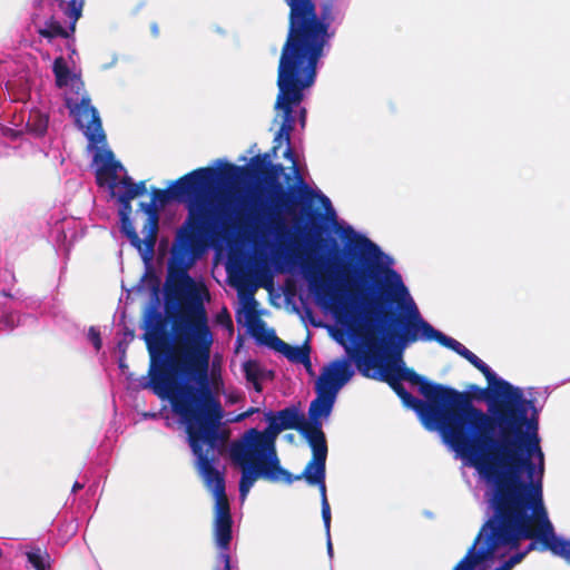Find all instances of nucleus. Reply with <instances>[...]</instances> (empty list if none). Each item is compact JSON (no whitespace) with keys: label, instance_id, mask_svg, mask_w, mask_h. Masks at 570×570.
Returning a JSON list of instances; mask_svg holds the SVG:
<instances>
[{"label":"nucleus","instance_id":"nucleus-3","mask_svg":"<svg viewBox=\"0 0 570 570\" xmlns=\"http://www.w3.org/2000/svg\"><path fill=\"white\" fill-rule=\"evenodd\" d=\"M187 392L183 397L168 401L174 413L186 424L188 442L196 456V469L215 495L214 540L220 550L218 559L223 562L222 570H232L228 550L233 539V518L225 491V478L214 466L229 433L220 429L223 407L213 391L189 389Z\"/></svg>","mask_w":570,"mask_h":570},{"label":"nucleus","instance_id":"nucleus-42","mask_svg":"<svg viewBox=\"0 0 570 570\" xmlns=\"http://www.w3.org/2000/svg\"><path fill=\"white\" fill-rule=\"evenodd\" d=\"M255 389L256 392H262L263 387H262V384L259 383V380L257 381H254V382H250Z\"/></svg>","mask_w":570,"mask_h":570},{"label":"nucleus","instance_id":"nucleus-8","mask_svg":"<svg viewBox=\"0 0 570 570\" xmlns=\"http://www.w3.org/2000/svg\"><path fill=\"white\" fill-rule=\"evenodd\" d=\"M355 247L364 259L365 268H354L356 279L350 278L347 267L343 266V275L348 285L351 294H357L368 306H382L381 297L383 292L396 288L401 294H407L400 274L391 267L382 266L377 261L383 253L381 248L365 236L358 235Z\"/></svg>","mask_w":570,"mask_h":570},{"label":"nucleus","instance_id":"nucleus-38","mask_svg":"<svg viewBox=\"0 0 570 570\" xmlns=\"http://www.w3.org/2000/svg\"><path fill=\"white\" fill-rule=\"evenodd\" d=\"M533 541L530 542L527 547V549L523 551V552H527V554L532 551V550H535L537 549V542H540L539 540L537 539H532Z\"/></svg>","mask_w":570,"mask_h":570},{"label":"nucleus","instance_id":"nucleus-4","mask_svg":"<svg viewBox=\"0 0 570 570\" xmlns=\"http://www.w3.org/2000/svg\"><path fill=\"white\" fill-rule=\"evenodd\" d=\"M289 6L288 29L283 43L277 68V97L274 108L281 111L282 124L276 138L285 137L287 145L295 127L293 111L311 88L317 75V65L330 40L331 20L326 3L321 16L315 2H287Z\"/></svg>","mask_w":570,"mask_h":570},{"label":"nucleus","instance_id":"nucleus-21","mask_svg":"<svg viewBox=\"0 0 570 570\" xmlns=\"http://www.w3.org/2000/svg\"><path fill=\"white\" fill-rule=\"evenodd\" d=\"M284 157L292 161V167L291 168H292L293 174L295 176L296 185L298 186L299 195L302 196L303 199H305L306 202L309 203L313 199V197L315 196V193L305 183L303 176L301 175L299 169H298L297 164H296V158H295L294 151L292 150V148L289 146L284 151Z\"/></svg>","mask_w":570,"mask_h":570},{"label":"nucleus","instance_id":"nucleus-30","mask_svg":"<svg viewBox=\"0 0 570 570\" xmlns=\"http://www.w3.org/2000/svg\"><path fill=\"white\" fill-rule=\"evenodd\" d=\"M116 197H117L118 203L120 204V208H119L120 219L121 218L127 219L128 217H130L131 212H132L131 200H126L125 198H122L120 196H116Z\"/></svg>","mask_w":570,"mask_h":570},{"label":"nucleus","instance_id":"nucleus-24","mask_svg":"<svg viewBox=\"0 0 570 570\" xmlns=\"http://www.w3.org/2000/svg\"><path fill=\"white\" fill-rule=\"evenodd\" d=\"M112 196H120L126 200H132L138 197L135 181L128 175H125L118 183L116 189L111 190Z\"/></svg>","mask_w":570,"mask_h":570},{"label":"nucleus","instance_id":"nucleus-43","mask_svg":"<svg viewBox=\"0 0 570 570\" xmlns=\"http://www.w3.org/2000/svg\"><path fill=\"white\" fill-rule=\"evenodd\" d=\"M83 488V484L79 482H75L72 485V492L76 493L77 491L81 490Z\"/></svg>","mask_w":570,"mask_h":570},{"label":"nucleus","instance_id":"nucleus-35","mask_svg":"<svg viewBox=\"0 0 570 570\" xmlns=\"http://www.w3.org/2000/svg\"><path fill=\"white\" fill-rule=\"evenodd\" d=\"M96 181L98 186L102 187L106 184L109 185L110 178L107 177V174H101L100 168H98L96 173Z\"/></svg>","mask_w":570,"mask_h":570},{"label":"nucleus","instance_id":"nucleus-49","mask_svg":"<svg viewBox=\"0 0 570 570\" xmlns=\"http://www.w3.org/2000/svg\"><path fill=\"white\" fill-rule=\"evenodd\" d=\"M3 556V551L0 549V559L2 558Z\"/></svg>","mask_w":570,"mask_h":570},{"label":"nucleus","instance_id":"nucleus-10","mask_svg":"<svg viewBox=\"0 0 570 570\" xmlns=\"http://www.w3.org/2000/svg\"><path fill=\"white\" fill-rule=\"evenodd\" d=\"M523 539H537L540 541V550L551 551L570 564V541L556 535L548 512L510 528L493 535L495 551L501 547L518 548Z\"/></svg>","mask_w":570,"mask_h":570},{"label":"nucleus","instance_id":"nucleus-9","mask_svg":"<svg viewBox=\"0 0 570 570\" xmlns=\"http://www.w3.org/2000/svg\"><path fill=\"white\" fill-rule=\"evenodd\" d=\"M365 345L366 351L346 347V351L353 358L357 371L364 377L375 379L387 383L401 399L402 403L406 407L416 412L426 429H438L439 415L431 410V405L426 404L425 401L413 396L406 391L402 384V380L399 379L397 373L393 372L392 363L386 362L383 364V355L381 353L379 337L368 334L365 338Z\"/></svg>","mask_w":570,"mask_h":570},{"label":"nucleus","instance_id":"nucleus-6","mask_svg":"<svg viewBox=\"0 0 570 570\" xmlns=\"http://www.w3.org/2000/svg\"><path fill=\"white\" fill-rule=\"evenodd\" d=\"M504 401L492 393V387L483 389L476 384L468 385L466 391L445 386L438 429L446 442L463 458L475 466L487 449H498L501 440H494L498 414L493 413L497 404Z\"/></svg>","mask_w":570,"mask_h":570},{"label":"nucleus","instance_id":"nucleus-39","mask_svg":"<svg viewBox=\"0 0 570 570\" xmlns=\"http://www.w3.org/2000/svg\"><path fill=\"white\" fill-rule=\"evenodd\" d=\"M299 121H301V125L304 127L305 121H306V109L305 108H301V110H299Z\"/></svg>","mask_w":570,"mask_h":570},{"label":"nucleus","instance_id":"nucleus-28","mask_svg":"<svg viewBox=\"0 0 570 570\" xmlns=\"http://www.w3.org/2000/svg\"><path fill=\"white\" fill-rule=\"evenodd\" d=\"M28 127L31 131L42 136L48 128V117L39 111L31 112L28 119Z\"/></svg>","mask_w":570,"mask_h":570},{"label":"nucleus","instance_id":"nucleus-26","mask_svg":"<svg viewBox=\"0 0 570 570\" xmlns=\"http://www.w3.org/2000/svg\"><path fill=\"white\" fill-rule=\"evenodd\" d=\"M52 71L56 77V85L58 88L66 87L68 85L70 78V69L67 66V62L63 57H58L55 59L52 65Z\"/></svg>","mask_w":570,"mask_h":570},{"label":"nucleus","instance_id":"nucleus-46","mask_svg":"<svg viewBox=\"0 0 570 570\" xmlns=\"http://www.w3.org/2000/svg\"><path fill=\"white\" fill-rule=\"evenodd\" d=\"M155 286H154V289L157 291L158 289V279L155 277Z\"/></svg>","mask_w":570,"mask_h":570},{"label":"nucleus","instance_id":"nucleus-27","mask_svg":"<svg viewBox=\"0 0 570 570\" xmlns=\"http://www.w3.org/2000/svg\"><path fill=\"white\" fill-rule=\"evenodd\" d=\"M61 10L70 19V31L73 32L76 22L81 17L83 2H59Z\"/></svg>","mask_w":570,"mask_h":570},{"label":"nucleus","instance_id":"nucleus-41","mask_svg":"<svg viewBox=\"0 0 570 570\" xmlns=\"http://www.w3.org/2000/svg\"><path fill=\"white\" fill-rule=\"evenodd\" d=\"M318 197L324 206H331V202L325 195L318 194Z\"/></svg>","mask_w":570,"mask_h":570},{"label":"nucleus","instance_id":"nucleus-19","mask_svg":"<svg viewBox=\"0 0 570 570\" xmlns=\"http://www.w3.org/2000/svg\"><path fill=\"white\" fill-rule=\"evenodd\" d=\"M121 222V230L122 233L127 236V238L129 239L130 244L136 247L139 253L141 254V257L145 262H148L153 258V255H154V252H155V246L151 247V250H149L150 253H148V248H147V239H148V236H149V224H148V219L146 220L145 225H144V229H142V233L145 234V237L144 239H140V237L138 236L132 223H131V219L130 217H128L127 219L125 218H121L120 219Z\"/></svg>","mask_w":570,"mask_h":570},{"label":"nucleus","instance_id":"nucleus-17","mask_svg":"<svg viewBox=\"0 0 570 570\" xmlns=\"http://www.w3.org/2000/svg\"><path fill=\"white\" fill-rule=\"evenodd\" d=\"M304 272L312 289L318 299L324 301L332 307L345 306V295L341 287L334 286L322 273L321 266L312 261L303 264Z\"/></svg>","mask_w":570,"mask_h":570},{"label":"nucleus","instance_id":"nucleus-34","mask_svg":"<svg viewBox=\"0 0 570 570\" xmlns=\"http://www.w3.org/2000/svg\"><path fill=\"white\" fill-rule=\"evenodd\" d=\"M259 412V409L258 407H249L247 411L238 414L236 417H235V422H240V421H244L246 417L255 414V413H258Z\"/></svg>","mask_w":570,"mask_h":570},{"label":"nucleus","instance_id":"nucleus-1","mask_svg":"<svg viewBox=\"0 0 570 570\" xmlns=\"http://www.w3.org/2000/svg\"><path fill=\"white\" fill-rule=\"evenodd\" d=\"M244 173V167L230 163H224L220 169L200 167L166 189L153 188L151 200L139 204L148 217V252L157 242L158 205L163 207L170 200L186 202L188 210L171 246L165 284V315L155 305L148 306L144 314L142 338L150 363L148 376L142 377L140 387L151 390L160 399L183 397L189 389L212 391L208 364L213 334L199 287L188 271L218 227L229 230L223 210H213L206 194L217 181L236 180Z\"/></svg>","mask_w":570,"mask_h":570},{"label":"nucleus","instance_id":"nucleus-5","mask_svg":"<svg viewBox=\"0 0 570 570\" xmlns=\"http://www.w3.org/2000/svg\"><path fill=\"white\" fill-rule=\"evenodd\" d=\"M265 420L268 425L263 431L247 430L229 449L232 462L240 470L238 490L243 501L259 479L269 483L292 480V473L281 465L276 451V439L283 430H297L307 440L312 452L327 444L323 430L317 424H308L295 406L276 413L266 412Z\"/></svg>","mask_w":570,"mask_h":570},{"label":"nucleus","instance_id":"nucleus-2","mask_svg":"<svg viewBox=\"0 0 570 570\" xmlns=\"http://www.w3.org/2000/svg\"><path fill=\"white\" fill-rule=\"evenodd\" d=\"M500 385L494 395L504 401L497 404L493 413L499 419L494 440H501L502 444L483 450L474 466L493 484V517L481 528L491 535L548 512L543 503L544 454L538 420L528 417L533 402L525 400L521 389L509 382Z\"/></svg>","mask_w":570,"mask_h":570},{"label":"nucleus","instance_id":"nucleus-11","mask_svg":"<svg viewBox=\"0 0 570 570\" xmlns=\"http://www.w3.org/2000/svg\"><path fill=\"white\" fill-rule=\"evenodd\" d=\"M353 375L354 371L348 360H334L323 367L315 386L317 397L309 404L308 424H317L322 429L320 417L331 414L336 394Z\"/></svg>","mask_w":570,"mask_h":570},{"label":"nucleus","instance_id":"nucleus-18","mask_svg":"<svg viewBox=\"0 0 570 570\" xmlns=\"http://www.w3.org/2000/svg\"><path fill=\"white\" fill-rule=\"evenodd\" d=\"M493 543V535L481 529L464 558L459 561L453 570H474L480 563L493 559L495 554Z\"/></svg>","mask_w":570,"mask_h":570},{"label":"nucleus","instance_id":"nucleus-37","mask_svg":"<svg viewBox=\"0 0 570 570\" xmlns=\"http://www.w3.org/2000/svg\"><path fill=\"white\" fill-rule=\"evenodd\" d=\"M382 317L385 321H394L395 320V314L392 313V312L385 311V312L382 313Z\"/></svg>","mask_w":570,"mask_h":570},{"label":"nucleus","instance_id":"nucleus-29","mask_svg":"<svg viewBox=\"0 0 570 570\" xmlns=\"http://www.w3.org/2000/svg\"><path fill=\"white\" fill-rule=\"evenodd\" d=\"M245 377L248 382H254L259 380L261 370L258 363L255 361H247L243 365Z\"/></svg>","mask_w":570,"mask_h":570},{"label":"nucleus","instance_id":"nucleus-16","mask_svg":"<svg viewBox=\"0 0 570 570\" xmlns=\"http://www.w3.org/2000/svg\"><path fill=\"white\" fill-rule=\"evenodd\" d=\"M66 106L73 115L76 124L81 129H86L85 135L91 146L96 147L106 144V134L102 129L99 112L91 106V100L88 96H83L80 102L76 104H71V100L67 99Z\"/></svg>","mask_w":570,"mask_h":570},{"label":"nucleus","instance_id":"nucleus-44","mask_svg":"<svg viewBox=\"0 0 570 570\" xmlns=\"http://www.w3.org/2000/svg\"><path fill=\"white\" fill-rule=\"evenodd\" d=\"M494 570H511V568L503 562L500 567L495 568Z\"/></svg>","mask_w":570,"mask_h":570},{"label":"nucleus","instance_id":"nucleus-32","mask_svg":"<svg viewBox=\"0 0 570 570\" xmlns=\"http://www.w3.org/2000/svg\"><path fill=\"white\" fill-rule=\"evenodd\" d=\"M88 337H89L90 342L92 343V345L95 346V348L97 351H99L102 345V341H101L99 331L96 330L94 326H91L88 331Z\"/></svg>","mask_w":570,"mask_h":570},{"label":"nucleus","instance_id":"nucleus-40","mask_svg":"<svg viewBox=\"0 0 570 570\" xmlns=\"http://www.w3.org/2000/svg\"><path fill=\"white\" fill-rule=\"evenodd\" d=\"M150 30H151V33H153L154 37H158L159 36V28H158V24L156 22L151 23Z\"/></svg>","mask_w":570,"mask_h":570},{"label":"nucleus","instance_id":"nucleus-47","mask_svg":"<svg viewBox=\"0 0 570 570\" xmlns=\"http://www.w3.org/2000/svg\"><path fill=\"white\" fill-rule=\"evenodd\" d=\"M315 229H316L317 232H321V230H322V227H321V226H315Z\"/></svg>","mask_w":570,"mask_h":570},{"label":"nucleus","instance_id":"nucleus-12","mask_svg":"<svg viewBox=\"0 0 570 570\" xmlns=\"http://www.w3.org/2000/svg\"><path fill=\"white\" fill-rule=\"evenodd\" d=\"M389 332L399 331L392 328L390 325L382 327L383 336L382 338H379L381 353L384 352L386 354L387 362L393 364V372L397 373L399 379L419 386L420 393L426 399V404L431 405V410L439 415L445 385L430 382L417 374L413 368L404 366L401 356L405 344L400 343L397 338H394V346L386 350L384 340Z\"/></svg>","mask_w":570,"mask_h":570},{"label":"nucleus","instance_id":"nucleus-22","mask_svg":"<svg viewBox=\"0 0 570 570\" xmlns=\"http://www.w3.org/2000/svg\"><path fill=\"white\" fill-rule=\"evenodd\" d=\"M104 165L100 167L101 174H107V177L110 178L109 188L111 190L117 187V178H118V169H122V165L115 160L114 153L111 150H106L102 155Z\"/></svg>","mask_w":570,"mask_h":570},{"label":"nucleus","instance_id":"nucleus-45","mask_svg":"<svg viewBox=\"0 0 570 570\" xmlns=\"http://www.w3.org/2000/svg\"><path fill=\"white\" fill-rule=\"evenodd\" d=\"M321 243H323V239H322V238H317V239H315V242H314V244H315V245H317V246H318V245H321Z\"/></svg>","mask_w":570,"mask_h":570},{"label":"nucleus","instance_id":"nucleus-33","mask_svg":"<svg viewBox=\"0 0 570 570\" xmlns=\"http://www.w3.org/2000/svg\"><path fill=\"white\" fill-rule=\"evenodd\" d=\"M525 556H527V552H517V553L512 554L504 562L512 569L515 564L520 563L524 559Z\"/></svg>","mask_w":570,"mask_h":570},{"label":"nucleus","instance_id":"nucleus-15","mask_svg":"<svg viewBox=\"0 0 570 570\" xmlns=\"http://www.w3.org/2000/svg\"><path fill=\"white\" fill-rule=\"evenodd\" d=\"M326 458H327V444L313 451L312 459L306 464L305 469L301 474L293 475L289 482L282 481L285 484H292L294 481L304 479L309 485H317L321 493V512L324 522L325 533L327 537V548L332 551L331 543V507L326 495Z\"/></svg>","mask_w":570,"mask_h":570},{"label":"nucleus","instance_id":"nucleus-25","mask_svg":"<svg viewBox=\"0 0 570 570\" xmlns=\"http://www.w3.org/2000/svg\"><path fill=\"white\" fill-rule=\"evenodd\" d=\"M28 562L35 570H47L49 566L50 556L47 550L41 548H33L26 553Z\"/></svg>","mask_w":570,"mask_h":570},{"label":"nucleus","instance_id":"nucleus-7","mask_svg":"<svg viewBox=\"0 0 570 570\" xmlns=\"http://www.w3.org/2000/svg\"><path fill=\"white\" fill-rule=\"evenodd\" d=\"M243 167L245 173L236 181L250 173L252 176L265 183L269 188L271 204L264 208L259 206V197L253 196L248 208L244 205L236 212L233 219L226 217L229 229L233 228L239 233L252 235L263 234L268 229L281 238L286 227L283 213L293 215L298 205L294 196V187H289L286 190L279 183V177L285 170L284 166L282 164H273L271 154L265 153L258 154L250 159V169L246 166ZM225 183L232 184L235 180Z\"/></svg>","mask_w":570,"mask_h":570},{"label":"nucleus","instance_id":"nucleus-20","mask_svg":"<svg viewBox=\"0 0 570 570\" xmlns=\"http://www.w3.org/2000/svg\"><path fill=\"white\" fill-rule=\"evenodd\" d=\"M456 353L463 358H465L471 365H473L484 375L487 382L489 383V386L492 387L493 394H495L501 389L500 383L505 381L498 377L497 374L481 358H479L463 344L460 346V350Z\"/></svg>","mask_w":570,"mask_h":570},{"label":"nucleus","instance_id":"nucleus-14","mask_svg":"<svg viewBox=\"0 0 570 570\" xmlns=\"http://www.w3.org/2000/svg\"><path fill=\"white\" fill-rule=\"evenodd\" d=\"M252 306L246 311V322L249 326L250 334L257 343L268 346L283 354L289 362L295 364H303L305 367H311V348L307 344L301 346H292L282 338H279L274 330H267L265 322L258 316L255 309L256 301L250 296Z\"/></svg>","mask_w":570,"mask_h":570},{"label":"nucleus","instance_id":"nucleus-13","mask_svg":"<svg viewBox=\"0 0 570 570\" xmlns=\"http://www.w3.org/2000/svg\"><path fill=\"white\" fill-rule=\"evenodd\" d=\"M394 338L400 343L407 344L415 342L419 338L424 341H435L440 345L454 351L455 353L462 345L459 341L446 336L442 332L435 330L430 323L424 321L413 301H410L407 306V320L403 324L401 332H389L384 344L386 350L394 346Z\"/></svg>","mask_w":570,"mask_h":570},{"label":"nucleus","instance_id":"nucleus-31","mask_svg":"<svg viewBox=\"0 0 570 570\" xmlns=\"http://www.w3.org/2000/svg\"><path fill=\"white\" fill-rule=\"evenodd\" d=\"M216 322L227 328H233V321L226 307H224L222 312L217 314Z\"/></svg>","mask_w":570,"mask_h":570},{"label":"nucleus","instance_id":"nucleus-23","mask_svg":"<svg viewBox=\"0 0 570 570\" xmlns=\"http://www.w3.org/2000/svg\"><path fill=\"white\" fill-rule=\"evenodd\" d=\"M38 33L48 40L55 38H63L67 39L70 37V32L65 29L59 21L55 20V18H50L46 21L45 27L38 30Z\"/></svg>","mask_w":570,"mask_h":570},{"label":"nucleus","instance_id":"nucleus-48","mask_svg":"<svg viewBox=\"0 0 570 570\" xmlns=\"http://www.w3.org/2000/svg\"><path fill=\"white\" fill-rule=\"evenodd\" d=\"M291 179L289 175H285V180L288 181Z\"/></svg>","mask_w":570,"mask_h":570},{"label":"nucleus","instance_id":"nucleus-36","mask_svg":"<svg viewBox=\"0 0 570 570\" xmlns=\"http://www.w3.org/2000/svg\"><path fill=\"white\" fill-rule=\"evenodd\" d=\"M136 190L138 191V196L144 195L147 191L146 180H140L139 183H135Z\"/></svg>","mask_w":570,"mask_h":570}]
</instances>
